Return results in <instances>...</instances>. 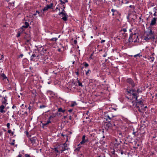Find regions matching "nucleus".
Returning a JSON list of instances; mask_svg holds the SVG:
<instances>
[{
	"instance_id": "obj_1",
	"label": "nucleus",
	"mask_w": 157,
	"mask_h": 157,
	"mask_svg": "<svg viewBox=\"0 0 157 157\" xmlns=\"http://www.w3.org/2000/svg\"><path fill=\"white\" fill-rule=\"evenodd\" d=\"M135 105L138 111L141 113H143L147 108L146 106H144L142 100L136 101Z\"/></svg>"
},
{
	"instance_id": "obj_2",
	"label": "nucleus",
	"mask_w": 157,
	"mask_h": 157,
	"mask_svg": "<svg viewBox=\"0 0 157 157\" xmlns=\"http://www.w3.org/2000/svg\"><path fill=\"white\" fill-rule=\"evenodd\" d=\"M143 37V39L145 40L147 42H148L150 39H155V36L154 35V32L151 29L150 30L149 32H147Z\"/></svg>"
},
{
	"instance_id": "obj_3",
	"label": "nucleus",
	"mask_w": 157,
	"mask_h": 157,
	"mask_svg": "<svg viewBox=\"0 0 157 157\" xmlns=\"http://www.w3.org/2000/svg\"><path fill=\"white\" fill-rule=\"evenodd\" d=\"M139 40V38L138 35L135 33L134 34H130L128 41L129 43L132 42L135 43L138 41Z\"/></svg>"
},
{
	"instance_id": "obj_4",
	"label": "nucleus",
	"mask_w": 157,
	"mask_h": 157,
	"mask_svg": "<svg viewBox=\"0 0 157 157\" xmlns=\"http://www.w3.org/2000/svg\"><path fill=\"white\" fill-rule=\"evenodd\" d=\"M127 92L128 93L131 94L133 98H135L136 101H137L138 94V93H136V90L134 89H131L129 90H127Z\"/></svg>"
},
{
	"instance_id": "obj_5",
	"label": "nucleus",
	"mask_w": 157,
	"mask_h": 157,
	"mask_svg": "<svg viewBox=\"0 0 157 157\" xmlns=\"http://www.w3.org/2000/svg\"><path fill=\"white\" fill-rule=\"evenodd\" d=\"M62 9V11L61 12H59V15H62V16H63V17L62 18V19L63 21H66L67 20V17L68 16L67 15V13H64L63 12L64 11V9Z\"/></svg>"
},
{
	"instance_id": "obj_6",
	"label": "nucleus",
	"mask_w": 157,
	"mask_h": 157,
	"mask_svg": "<svg viewBox=\"0 0 157 157\" xmlns=\"http://www.w3.org/2000/svg\"><path fill=\"white\" fill-rule=\"evenodd\" d=\"M126 82L132 88H133L135 87V83L131 78H128L126 80Z\"/></svg>"
},
{
	"instance_id": "obj_7",
	"label": "nucleus",
	"mask_w": 157,
	"mask_h": 157,
	"mask_svg": "<svg viewBox=\"0 0 157 157\" xmlns=\"http://www.w3.org/2000/svg\"><path fill=\"white\" fill-rule=\"evenodd\" d=\"M67 145L66 143L63 144L60 147V151H61V153H62L63 151L66 150H67Z\"/></svg>"
},
{
	"instance_id": "obj_8",
	"label": "nucleus",
	"mask_w": 157,
	"mask_h": 157,
	"mask_svg": "<svg viewBox=\"0 0 157 157\" xmlns=\"http://www.w3.org/2000/svg\"><path fill=\"white\" fill-rule=\"evenodd\" d=\"M86 136L84 135L83 136L82 138V141L80 142V143L78 145V146H79L81 144H84V143L88 142V139L87 138L86 139H85Z\"/></svg>"
},
{
	"instance_id": "obj_9",
	"label": "nucleus",
	"mask_w": 157,
	"mask_h": 157,
	"mask_svg": "<svg viewBox=\"0 0 157 157\" xmlns=\"http://www.w3.org/2000/svg\"><path fill=\"white\" fill-rule=\"evenodd\" d=\"M157 17H153L151 20V23L150 24V26H152L155 25L156 23Z\"/></svg>"
},
{
	"instance_id": "obj_10",
	"label": "nucleus",
	"mask_w": 157,
	"mask_h": 157,
	"mask_svg": "<svg viewBox=\"0 0 157 157\" xmlns=\"http://www.w3.org/2000/svg\"><path fill=\"white\" fill-rule=\"evenodd\" d=\"M39 57V55H36L35 54H33L31 56L30 60L31 61H34L36 59H38Z\"/></svg>"
},
{
	"instance_id": "obj_11",
	"label": "nucleus",
	"mask_w": 157,
	"mask_h": 157,
	"mask_svg": "<svg viewBox=\"0 0 157 157\" xmlns=\"http://www.w3.org/2000/svg\"><path fill=\"white\" fill-rule=\"evenodd\" d=\"M110 122V121H108L105 123V126L106 129H108L112 126V124Z\"/></svg>"
},
{
	"instance_id": "obj_12",
	"label": "nucleus",
	"mask_w": 157,
	"mask_h": 157,
	"mask_svg": "<svg viewBox=\"0 0 157 157\" xmlns=\"http://www.w3.org/2000/svg\"><path fill=\"white\" fill-rule=\"evenodd\" d=\"M29 140L33 145L35 144L36 141V138L35 137H33L32 138H30Z\"/></svg>"
},
{
	"instance_id": "obj_13",
	"label": "nucleus",
	"mask_w": 157,
	"mask_h": 157,
	"mask_svg": "<svg viewBox=\"0 0 157 157\" xmlns=\"http://www.w3.org/2000/svg\"><path fill=\"white\" fill-rule=\"evenodd\" d=\"M77 83H74L73 82V83H74V84L76 86H77V85H78L79 86H80L81 87H83V86L82 85V83L80 81L78 80V79H77Z\"/></svg>"
},
{
	"instance_id": "obj_14",
	"label": "nucleus",
	"mask_w": 157,
	"mask_h": 157,
	"mask_svg": "<svg viewBox=\"0 0 157 157\" xmlns=\"http://www.w3.org/2000/svg\"><path fill=\"white\" fill-rule=\"evenodd\" d=\"M6 105H2L1 106H0V111L1 113H5V111L3 110V109L5 108V107Z\"/></svg>"
},
{
	"instance_id": "obj_15",
	"label": "nucleus",
	"mask_w": 157,
	"mask_h": 157,
	"mask_svg": "<svg viewBox=\"0 0 157 157\" xmlns=\"http://www.w3.org/2000/svg\"><path fill=\"white\" fill-rule=\"evenodd\" d=\"M114 117V116H112L111 117H110L109 115H107V116H105V117H106L105 119L107 121H109L108 120V119L111 120Z\"/></svg>"
},
{
	"instance_id": "obj_16",
	"label": "nucleus",
	"mask_w": 157,
	"mask_h": 157,
	"mask_svg": "<svg viewBox=\"0 0 157 157\" xmlns=\"http://www.w3.org/2000/svg\"><path fill=\"white\" fill-rule=\"evenodd\" d=\"M6 96L5 97H4L3 98L4 99V100H2V104L3 105H6L7 104H8L6 102L7 101V100L6 99Z\"/></svg>"
},
{
	"instance_id": "obj_17",
	"label": "nucleus",
	"mask_w": 157,
	"mask_h": 157,
	"mask_svg": "<svg viewBox=\"0 0 157 157\" xmlns=\"http://www.w3.org/2000/svg\"><path fill=\"white\" fill-rule=\"evenodd\" d=\"M120 37H121L123 39L126 36V34L125 33H121L120 34Z\"/></svg>"
},
{
	"instance_id": "obj_18",
	"label": "nucleus",
	"mask_w": 157,
	"mask_h": 157,
	"mask_svg": "<svg viewBox=\"0 0 157 157\" xmlns=\"http://www.w3.org/2000/svg\"><path fill=\"white\" fill-rule=\"evenodd\" d=\"M25 25L23 26L22 27L25 28H27L29 26V23L26 21L25 22Z\"/></svg>"
},
{
	"instance_id": "obj_19",
	"label": "nucleus",
	"mask_w": 157,
	"mask_h": 157,
	"mask_svg": "<svg viewBox=\"0 0 157 157\" xmlns=\"http://www.w3.org/2000/svg\"><path fill=\"white\" fill-rule=\"evenodd\" d=\"M51 122L50 121V120L48 119V120L47 121V122L45 123H44L43 124V126H44L47 125L49 123H50Z\"/></svg>"
},
{
	"instance_id": "obj_20",
	"label": "nucleus",
	"mask_w": 157,
	"mask_h": 157,
	"mask_svg": "<svg viewBox=\"0 0 157 157\" xmlns=\"http://www.w3.org/2000/svg\"><path fill=\"white\" fill-rule=\"evenodd\" d=\"M58 112H61L63 113H64L65 112V109H63L62 108H59L58 109Z\"/></svg>"
},
{
	"instance_id": "obj_21",
	"label": "nucleus",
	"mask_w": 157,
	"mask_h": 157,
	"mask_svg": "<svg viewBox=\"0 0 157 157\" xmlns=\"http://www.w3.org/2000/svg\"><path fill=\"white\" fill-rule=\"evenodd\" d=\"M53 4V3H51L50 5H47L46 6L48 9H51L52 7Z\"/></svg>"
},
{
	"instance_id": "obj_22",
	"label": "nucleus",
	"mask_w": 157,
	"mask_h": 157,
	"mask_svg": "<svg viewBox=\"0 0 157 157\" xmlns=\"http://www.w3.org/2000/svg\"><path fill=\"white\" fill-rule=\"evenodd\" d=\"M133 56H134V57L137 58V57H140L142 56V55L140 54V53H138V54H136L135 55H134Z\"/></svg>"
},
{
	"instance_id": "obj_23",
	"label": "nucleus",
	"mask_w": 157,
	"mask_h": 157,
	"mask_svg": "<svg viewBox=\"0 0 157 157\" xmlns=\"http://www.w3.org/2000/svg\"><path fill=\"white\" fill-rule=\"evenodd\" d=\"M48 93L50 94L52 96H53L54 95V94L51 91H48Z\"/></svg>"
},
{
	"instance_id": "obj_24",
	"label": "nucleus",
	"mask_w": 157,
	"mask_h": 157,
	"mask_svg": "<svg viewBox=\"0 0 157 157\" xmlns=\"http://www.w3.org/2000/svg\"><path fill=\"white\" fill-rule=\"evenodd\" d=\"M83 64H84V66L85 68H86L89 66V64L87 63L86 62H84L83 63Z\"/></svg>"
},
{
	"instance_id": "obj_25",
	"label": "nucleus",
	"mask_w": 157,
	"mask_h": 157,
	"mask_svg": "<svg viewBox=\"0 0 157 157\" xmlns=\"http://www.w3.org/2000/svg\"><path fill=\"white\" fill-rule=\"evenodd\" d=\"M56 116V114H52V115H51V116H50L49 117L48 119H49L50 120V119H51L52 118H54V117H55Z\"/></svg>"
},
{
	"instance_id": "obj_26",
	"label": "nucleus",
	"mask_w": 157,
	"mask_h": 157,
	"mask_svg": "<svg viewBox=\"0 0 157 157\" xmlns=\"http://www.w3.org/2000/svg\"><path fill=\"white\" fill-rule=\"evenodd\" d=\"M91 71L90 70V69H88L86 73V75L87 76H88V74L90 73H91Z\"/></svg>"
},
{
	"instance_id": "obj_27",
	"label": "nucleus",
	"mask_w": 157,
	"mask_h": 157,
	"mask_svg": "<svg viewBox=\"0 0 157 157\" xmlns=\"http://www.w3.org/2000/svg\"><path fill=\"white\" fill-rule=\"evenodd\" d=\"M57 40H58V38H56V37L52 38L51 39V40L52 41H57Z\"/></svg>"
},
{
	"instance_id": "obj_28",
	"label": "nucleus",
	"mask_w": 157,
	"mask_h": 157,
	"mask_svg": "<svg viewBox=\"0 0 157 157\" xmlns=\"http://www.w3.org/2000/svg\"><path fill=\"white\" fill-rule=\"evenodd\" d=\"M1 76L2 77H3L4 79H5V78H7V77H6V76L5 74H4V73H2L1 74Z\"/></svg>"
},
{
	"instance_id": "obj_29",
	"label": "nucleus",
	"mask_w": 157,
	"mask_h": 157,
	"mask_svg": "<svg viewBox=\"0 0 157 157\" xmlns=\"http://www.w3.org/2000/svg\"><path fill=\"white\" fill-rule=\"evenodd\" d=\"M78 146V147L77 148H76L75 150H77L78 151H79L80 149L81 148V146H80V145L79 146Z\"/></svg>"
},
{
	"instance_id": "obj_30",
	"label": "nucleus",
	"mask_w": 157,
	"mask_h": 157,
	"mask_svg": "<svg viewBox=\"0 0 157 157\" xmlns=\"http://www.w3.org/2000/svg\"><path fill=\"white\" fill-rule=\"evenodd\" d=\"M76 105V103L75 102L74 103H72L71 104V107H73L75 105Z\"/></svg>"
},
{
	"instance_id": "obj_31",
	"label": "nucleus",
	"mask_w": 157,
	"mask_h": 157,
	"mask_svg": "<svg viewBox=\"0 0 157 157\" xmlns=\"http://www.w3.org/2000/svg\"><path fill=\"white\" fill-rule=\"evenodd\" d=\"M122 31H123L124 32H126L127 31L126 29V28L123 29L121 30V32H122Z\"/></svg>"
},
{
	"instance_id": "obj_32",
	"label": "nucleus",
	"mask_w": 157,
	"mask_h": 157,
	"mask_svg": "<svg viewBox=\"0 0 157 157\" xmlns=\"http://www.w3.org/2000/svg\"><path fill=\"white\" fill-rule=\"evenodd\" d=\"M48 9L47 8L46 6L44 7V8L43 9V11H44L46 10H48Z\"/></svg>"
},
{
	"instance_id": "obj_33",
	"label": "nucleus",
	"mask_w": 157,
	"mask_h": 157,
	"mask_svg": "<svg viewBox=\"0 0 157 157\" xmlns=\"http://www.w3.org/2000/svg\"><path fill=\"white\" fill-rule=\"evenodd\" d=\"M45 107V106L44 105H41L40 106V108H44Z\"/></svg>"
},
{
	"instance_id": "obj_34",
	"label": "nucleus",
	"mask_w": 157,
	"mask_h": 157,
	"mask_svg": "<svg viewBox=\"0 0 157 157\" xmlns=\"http://www.w3.org/2000/svg\"><path fill=\"white\" fill-rule=\"evenodd\" d=\"M54 150L57 153H58L59 152V151L57 150V148H54Z\"/></svg>"
},
{
	"instance_id": "obj_35",
	"label": "nucleus",
	"mask_w": 157,
	"mask_h": 157,
	"mask_svg": "<svg viewBox=\"0 0 157 157\" xmlns=\"http://www.w3.org/2000/svg\"><path fill=\"white\" fill-rule=\"evenodd\" d=\"M7 126L8 129H9L10 128V123H8L7 124Z\"/></svg>"
},
{
	"instance_id": "obj_36",
	"label": "nucleus",
	"mask_w": 157,
	"mask_h": 157,
	"mask_svg": "<svg viewBox=\"0 0 157 157\" xmlns=\"http://www.w3.org/2000/svg\"><path fill=\"white\" fill-rule=\"evenodd\" d=\"M15 141V140H13V142L10 143V144L11 145H14V142Z\"/></svg>"
},
{
	"instance_id": "obj_37",
	"label": "nucleus",
	"mask_w": 157,
	"mask_h": 157,
	"mask_svg": "<svg viewBox=\"0 0 157 157\" xmlns=\"http://www.w3.org/2000/svg\"><path fill=\"white\" fill-rule=\"evenodd\" d=\"M117 11L116 10H114L113 9H111V11L113 12V13H114L115 12Z\"/></svg>"
},
{
	"instance_id": "obj_38",
	"label": "nucleus",
	"mask_w": 157,
	"mask_h": 157,
	"mask_svg": "<svg viewBox=\"0 0 157 157\" xmlns=\"http://www.w3.org/2000/svg\"><path fill=\"white\" fill-rule=\"evenodd\" d=\"M129 7L131 8H133V9H134L135 8V6H134L130 5L129 6Z\"/></svg>"
},
{
	"instance_id": "obj_39",
	"label": "nucleus",
	"mask_w": 157,
	"mask_h": 157,
	"mask_svg": "<svg viewBox=\"0 0 157 157\" xmlns=\"http://www.w3.org/2000/svg\"><path fill=\"white\" fill-rule=\"evenodd\" d=\"M150 59H151V61L152 62H153V61H154V57H151L150 58Z\"/></svg>"
},
{
	"instance_id": "obj_40",
	"label": "nucleus",
	"mask_w": 157,
	"mask_h": 157,
	"mask_svg": "<svg viewBox=\"0 0 157 157\" xmlns=\"http://www.w3.org/2000/svg\"><path fill=\"white\" fill-rule=\"evenodd\" d=\"M25 157H31L30 155L28 154H25Z\"/></svg>"
},
{
	"instance_id": "obj_41",
	"label": "nucleus",
	"mask_w": 157,
	"mask_h": 157,
	"mask_svg": "<svg viewBox=\"0 0 157 157\" xmlns=\"http://www.w3.org/2000/svg\"><path fill=\"white\" fill-rule=\"evenodd\" d=\"M136 92L137 93H138V94L140 92V89H138L137 90H136Z\"/></svg>"
},
{
	"instance_id": "obj_42",
	"label": "nucleus",
	"mask_w": 157,
	"mask_h": 157,
	"mask_svg": "<svg viewBox=\"0 0 157 157\" xmlns=\"http://www.w3.org/2000/svg\"><path fill=\"white\" fill-rule=\"evenodd\" d=\"M74 44H76L77 43V41L76 40H75L74 41Z\"/></svg>"
},
{
	"instance_id": "obj_43",
	"label": "nucleus",
	"mask_w": 157,
	"mask_h": 157,
	"mask_svg": "<svg viewBox=\"0 0 157 157\" xmlns=\"http://www.w3.org/2000/svg\"><path fill=\"white\" fill-rule=\"evenodd\" d=\"M36 13H37L39 15V16H40V12L38 11H36Z\"/></svg>"
},
{
	"instance_id": "obj_44",
	"label": "nucleus",
	"mask_w": 157,
	"mask_h": 157,
	"mask_svg": "<svg viewBox=\"0 0 157 157\" xmlns=\"http://www.w3.org/2000/svg\"><path fill=\"white\" fill-rule=\"evenodd\" d=\"M60 2L61 3V4H65V2H63V1H62L61 0H60Z\"/></svg>"
},
{
	"instance_id": "obj_45",
	"label": "nucleus",
	"mask_w": 157,
	"mask_h": 157,
	"mask_svg": "<svg viewBox=\"0 0 157 157\" xmlns=\"http://www.w3.org/2000/svg\"><path fill=\"white\" fill-rule=\"evenodd\" d=\"M20 36V33H18L17 34V36L18 37Z\"/></svg>"
},
{
	"instance_id": "obj_46",
	"label": "nucleus",
	"mask_w": 157,
	"mask_h": 157,
	"mask_svg": "<svg viewBox=\"0 0 157 157\" xmlns=\"http://www.w3.org/2000/svg\"><path fill=\"white\" fill-rule=\"evenodd\" d=\"M3 58H4L3 56V55H1V58L0 59V60H1Z\"/></svg>"
},
{
	"instance_id": "obj_47",
	"label": "nucleus",
	"mask_w": 157,
	"mask_h": 157,
	"mask_svg": "<svg viewBox=\"0 0 157 157\" xmlns=\"http://www.w3.org/2000/svg\"><path fill=\"white\" fill-rule=\"evenodd\" d=\"M107 55V54L106 53H105L104 55H103V57H106Z\"/></svg>"
},
{
	"instance_id": "obj_48",
	"label": "nucleus",
	"mask_w": 157,
	"mask_h": 157,
	"mask_svg": "<svg viewBox=\"0 0 157 157\" xmlns=\"http://www.w3.org/2000/svg\"><path fill=\"white\" fill-rule=\"evenodd\" d=\"M105 40H101V43H103L104 42H105Z\"/></svg>"
},
{
	"instance_id": "obj_49",
	"label": "nucleus",
	"mask_w": 157,
	"mask_h": 157,
	"mask_svg": "<svg viewBox=\"0 0 157 157\" xmlns=\"http://www.w3.org/2000/svg\"><path fill=\"white\" fill-rule=\"evenodd\" d=\"M129 14L127 16V18L128 20L129 19Z\"/></svg>"
},
{
	"instance_id": "obj_50",
	"label": "nucleus",
	"mask_w": 157,
	"mask_h": 157,
	"mask_svg": "<svg viewBox=\"0 0 157 157\" xmlns=\"http://www.w3.org/2000/svg\"><path fill=\"white\" fill-rule=\"evenodd\" d=\"M17 157H22V155L21 154H19Z\"/></svg>"
},
{
	"instance_id": "obj_51",
	"label": "nucleus",
	"mask_w": 157,
	"mask_h": 157,
	"mask_svg": "<svg viewBox=\"0 0 157 157\" xmlns=\"http://www.w3.org/2000/svg\"><path fill=\"white\" fill-rule=\"evenodd\" d=\"M8 132L9 133H10L11 132V131L10 130H9L8 131Z\"/></svg>"
},
{
	"instance_id": "obj_52",
	"label": "nucleus",
	"mask_w": 157,
	"mask_h": 157,
	"mask_svg": "<svg viewBox=\"0 0 157 157\" xmlns=\"http://www.w3.org/2000/svg\"><path fill=\"white\" fill-rule=\"evenodd\" d=\"M126 2H124V3L125 4H127V3H128V2H129V1H125Z\"/></svg>"
},
{
	"instance_id": "obj_53",
	"label": "nucleus",
	"mask_w": 157,
	"mask_h": 157,
	"mask_svg": "<svg viewBox=\"0 0 157 157\" xmlns=\"http://www.w3.org/2000/svg\"><path fill=\"white\" fill-rule=\"evenodd\" d=\"M23 56V54H21L19 56V58H20V57H22Z\"/></svg>"
},
{
	"instance_id": "obj_54",
	"label": "nucleus",
	"mask_w": 157,
	"mask_h": 157,
	"mask_svg": "<svg viewBox=\"0 0 157 157\" xmlns=\"http://www.w3.org/2000/svg\"><path fill=\"white\" fill-rule=\"evenodd\" d=\"M68 112H71L72 111V109H70L68 110Z\"/></svg>"
},
{
	"instance_id": "obj_55",
	"label": "nucleus",
	"mask_w": 157,
	"mask_h": 157,
	"mask_svg": "<svg viewBox=\"0 0 157 157\" xmlns=\"http://www.w3.org/2000/svg\"><path fill=\"white\" fill-rule=\"evenodd\" d=\"M16 106H15L14 105H13L12 107V108L13 109L15 108H16Z\"/></svg>"
},
{
	"instance_id": "obj_56",
	"label": "nucleus",
	"mask_w": 157,
	"mask_h": 157,
	"mask_svg": "<svg viewBox=\"0 0 157 157\" xmlns=\"http://www.w3.org/2000/svg\"><path fill=\"white\" fill-rule=\"evenodd\" d=\"M153 15L155 16H157V15L156 14V12H155V13H154V14H153Z\"/></svg>"
},
{
	"instance_id": "obj_57",
	"label": "nucleus",
	"mask_w": 157,
	"mask_h": 157,
	"mask_svg": "<svg viewBox=\"0 0 157 157\" xmlns=\"http://www.w3.org/2000/svg\"><path fill=\"white\" fill-rule=\"evenodd\" d=\"M31 109V106L29 105L28 107V109H29V110H30Z\"/></svg>"
},
{
	"instance_id": "obj_58",
	"label": "nucleus",
	"mask_w": 157,
	"mask_h": 157,
	"mask_svg": "<svg viewBox=\"0 0 157 157\" xmlns=\"http://www.w3.org/2000/svg\"><path fill=\"white\" fill-rule=\"evenodd\" d=\"M121 155H123L124 153V151H121Z\"/></svg>"
},
{
	"instance_id": "obj_59",
	"label": "nucleus",
	"mask_w": 157,
	"mask_h": 157,
	"mask_svg": "<svg viewBox=\"0 0 157 157\" xmlns=\"http://www.w3.org/2000/svg\"><path fill=\"white\" fill-rule=\"evenodd\" d=\"M136 132H134V131L133 132H132V134L133 135H135V134H136Z\"/></svg>"
},
{
	"instance_id": "obj_60",
	"label": "nucleus",
	"mask_w": 157,
	"mask_h": 157,
	"mask_svg": "<svg viewBox=\"0 0 157 157\" xmlns=\"http://www.w3.org/2000/svg\"><path fill=\"white\" fill-rule=\"evenodd\" d=\"M76 73L77 75H79V73L78 71L77 72H76Z\"/></svg>"
},
{
	"instance_id": "obj_61",
	"label": "nucleus",
	"mask_w": 157,
	"mask_h": 157,
	"mask_svg": "<svg viewBox=\"0 0 157 157\" xmlns=\"http://www.w3.org/2000/svg\"><path fill=\"white\" fill-rule=\"evenodd\" d=\"M126 1V0H122V3H124V2L125 1Z\"/></svg>"
},
{
	"instance_id": "obj_62",
	"label": "nucleus",
	"mask_w": 157,
	"mask_h": 157,
	"mask_svg": "<svg viewBox=\"0 0 157 157\" xmlns=\"http://www.w3.org/2000/svg\"><path fill=\"white\" fill-rule=\"evenodd\" d=\"M71 118H72L71 117V116H69V119L71 120Z\"/></svg>"
},
{
	"instance_id": "obj_63",
	"label": "nucleus",
	"mask_w": 157,
	"mask_h": 157,
	"mask_svg": "<svg viewBox=\"0 0 157 157\" xmlns=\"http://www.w3.org/2000/svg\"><path fill=\"white\" fill-rule=\"evenodd\" d=\"M141 16H140L139 17V19H140V20H141Z\"/></svg>"
},
{
	"instance_id": "obj_64",
	"label": "nucleus",
	"mask_w": 157,
	"mask_h": 157,
	"mask_svg": "<svg viewBox=\"0 0 157 157\" xmlns=\"http://www.w3.org/2000/svg\"><path fill=\"white\" fill-rule=\"evenodd\" d=\"M155 96L156 97H157V93L155 95Z\"/></svg>"
}]
</instances>
